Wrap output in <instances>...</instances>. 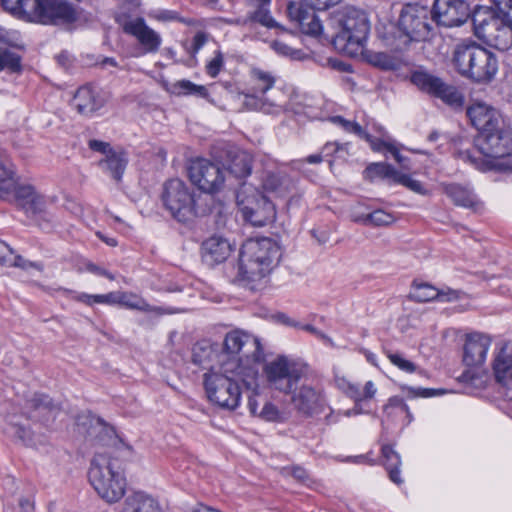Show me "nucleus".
I'll list each match as a JSON object with an SVG mask.
<instances>
[{
    "mask_svg": "<svg viewBox=\"0 0 512 512\" xmlns=\"http://www.w3.org/2000/svg\"><path fill=\"white\" fill-rule=\"evenodd\" d=\"M476 147L481 154L459 151L458 157L482 172L512 173V129L504 124L478 134Z\"/></svg>",
    "mask_w": 512,
    "mask_h": 512,
    "instance_id": "f257e3e1",
    "label": "nucleus"
},
{
    "mask_svg": "<svg viewBox=\"0 0 512 512\" xmlns=\"http://www.w3.org/2000/svg\"><path fill=\"white\" fill-rule=\"evenodd\" d=\"M259 370L243 367L227 372L222 365L212 366L204 374V387L209 401L221 408L235 410L241 401L242 389H255Z\"/></svg>",
    "mask_w": 512,
    "mask_h": 512,
    "instance_id": "f03ea898",
    "label": "nucleus"
},
{
    "mask_svg": "<svg viewBox=\"0 0 512 512\" xmlns=\"http://www.w3.org/2000/svg\"><path fill=\"white\" fill-rule=\"evenodd\" d=\"M332 29L326 37L339 53L356 57L362 54L370 32V21L365 12L354 7H344L332 13L328 20Z\"/></svg>",
    "mask_w": 512,
    "mask_h": 512,
    "instance_id": "7ed1b4c3",
    "label": "nucleus"
},
{
    "mask_svg": "<svg viewBox=\"0 0 512 512\" xmlns=\"http://www.w3.org/2000/svg\"><path fill=\"white\" fill-rule=\"evenodd\" d=\"M280 256V248L272 239H249L240 250L239 275L248 282L260 281L270 274Z\"/></svg>",
    "mask_w": 512,
    "mask_h": 512,
    "instance_id": "20e7f679",
    "label": "nucleus"
},
{
    "mask_svg": "<svg viewBox=\"0 0 512 512\" xmlns=\"http://www.w3.org/2000/svg\"><path fill=\"white\" fill-rule=\"evenodd\" d=\"M259 339L241 330H233L226 334L222 351L219 353L218 364L227 372L243 367H256L262 358Z\"/></svg>",
    "mask_w": 512,
    "mask_h": 512,
    "instance_id": "39448f33",
    "label": "nucleus"
},
{
    "mask_svg": "<svg viewBox=\"0 0 512 512\" xmlns=\"http://www.w3.org/2000/svg\"><path fill=\"white\" fill-rule=\"evenodd\" d=\"M506 13L507 9L478 6L471 15L475 35L487 45L502 51L512 45V23Z\"/></svg>",
    "mask_w": 512,
    "mask_h": 512,
    "instance_id": "423d86ee",
    "label": "nucleus"
},
{
    "mask_svg": "<svg viewBox=\"0 0 512 512\" xmlns=\"http://www.w3.org/2000/svg\"><path fill=\"white\" fill-rule=\"evenodd\" d=\"M90 484L107 503L118 502L125 494L126 479L118 461L106 454H96L88 472Z\"/></svg>",
    "mask_w": 512,
    "mask_h": 512,
    "instance_id": "0eeeda50",
    "label": "nucleus"
},
{
    "mask_svg": "<svg viewBox=\"0 0 512 512\" xmlns=\"http://www.w3.org/2000/svg\"><path fill=\"white\" fill-rule=\"evenodd\" d=\"M453 63L462 76L478 83L491 81L498 71L495 55L475 43L457 45Z\"/></svg>",
    "mask_w": 512,
    "mask_h": 512,
    "instance_id": "6e6552de",
    "label": "nucleus"
},
{
    "mask_svg": "<svg viewBox=\"0 0 512 512\" xmlns=\"http://www.w3.org/2000/svg\"><path fill=\"white\" fill-rule=\"evenodd\" d=\"M492 339L488 334L472 332L466 335L463 345V363L466 369L459 377L460 381L472 388L482 389L489 381L485 367Z\"/></svg>",
    "mask_w": 512,
    "mask_h": 512,
    "instance_id": "1a4fd4ad",
    "label": "nucleus"
},
{
    "mask_svg": "<svg viewBox=\"0 0 512 512\" xmlns=\"http://www.w3.org/2000/svg\"><path fill=\"white\" fill-rule=\"evenodd\" d=\"M121 6L115 13V21L123 31L136 38L144 53L158 52L162 38L158 32L149 27L141 17H132L128 12L140 6V0H119Z\"/></svg>",
    "mask_w": 512,
    "mask_h": 512,
    "instance_id": "9d476101",
    "label": "nucleus"
},
{
    "mask_svg": "<svg viewBox=\"0 0 512 512\" xmlns=\"http://www.w3.org/2000/svg\"><path fill=\"white\" fill-rule=\"evenodd\" d=\"M275 77L270 73L260 69H253L250 75V87L247 92H243V104L249 109L261 110L265 113H271L274 109H281L285 100L283 92L277 89L270 98L266 96L267 92L274 87Z\"/></svg>",
    "mask_w": 512,
    "mask_h": 512,
    "instance_id": "9b49d317",
    "label": "nucleus"
},
{
    "mask_svg": "<svg viewBox=\"0 0 512 512\" xmlns=\"http://www.w3.org/2000/svg\"><path fill=\"white\" fill-rule=\"evenodd\" d=\"M264 372L272 387L281 392L290 393L307 373V366L281 355L266 363Z\"/></svg>",
    "mask_w": 512,
    "mask_h": 512,
    "instance_id": "f8f14e48",
    "label": "nucleus"
},
{
    "mask_svg": "<svg viewBox=\"0 0 512 512\" xmlns=\"http://www.w3.org/2000/svg\"><path fill=\"white\" fill-rule=\"evenodd\" d=\"M162 201L179 222H187L196 215L194 195L180 179H171L164 184Z\"/></svg>",
    "mask_w": 512,
    "mask_h": 512,
    "instance_id": "ddd939ff",
    "label": "nucleus"
},
{
    "mask_svg": "<svg viewBox=\"0 0 512 512\" xmlns=\"http://www.w3.org/2000/svg\"><path fill=\"white\" fill-rule=\"evenodd\" d=\"M230 23L240 27L244 36L253 39H262V29L276 28L280 32L286 31L272 17L269 3L264 2L249 10L245 15L231 19Z\"/></svg>",
    "mask_w": 512,
    "mask_h": 512,
    "instance_id": "4468645a",
    "label": "nucleus"
},
{
    "mask_svg": "<svg viewBox=\"0 0 512 512\" xmlns=\"http://www.w3.org/2000/svg\"><path fill=\"white\" fill-rule=\"evenodd\" d=\"M78 20L79 13L65 0H37L32 22L66 26Z\"/></svg>",
    "mask_w": 512,
    "mask_h": 512,
    "instance_id": "2eb2a0df",
    "label": "nucleus"
},
{
    "mask_svg": "<svg viewBox=\"0 0 512 512\" xmlns=\"http://www.w3.org/2000/svg\"><path fill=\"white\" fill-rule=\"evenodd\" d=\"M244 192L237 194V203L244 218L254 226H264L275 219V206L261 193L251 197H243Z\"/></svg>",
    "mask_w": 512,
    "mask_h": 512,
    "instance_id": "dca6fc26",
    "label": "nucleus"
},
{
    "mask_svg": "<svg viewBox=\"0 0 512 512\" xmlns=\"http://www.w3.org/2000/svg\"><path fill=\"white\" fill-rule=\"evenodd\" d=\"M429 16L430 11L427 7L407 5L401 12L399 28L410 40L425 39L431 29Z\"/></svg>",
    "mask_w": 512,
    "mask_h": 512,
    "instance_id": "f3484780",
    "label": "nucleus"
},
{
    "mask_svg": "<svg viewBox=\"0 0 512 512\" xmlns=\"http://www.w3.org/2000/svg\"><path fill=\"white\" fill-rule=\"evenodd\" d=\"M191 182L205 193H215L224 184V174L221 168L208 160L194 161L189 168Z\"/></svg>",
    "mask_w": 512,
    "mask_h": 512,
    "instance_id": "a211bd4d",
    "label": "nucleus"
},
{
    "mask_svg": "<svg viewBox=\"0 0 512 512\" xmlns=\"http://www.w3.org/2000/svg\"><path fill=\"white\" fill-rule=\"evenodd\" d=\"M430 14L437 24L455 27L465 23L471 12L464 0H435Z\"/></svg>",
    "mask_w": 512,
    "mask_h": 512,
    "instance_id": "6ab92c4d",
    "label": "nucleus"
},
{
    "mask_svg": "<svg viewBox=\"0 0 512 512\" xmlns=\"http://www.w3.org/2000/svg\"><path fill=\"white\" fill-rule=\"evenodd\" d=\"M466 115L479 133L484 132L485 129L491 130L503 123L499 111L480 100L472 101L467 106Z\"/></svg>",
    "mask_w": 512,
    "mask_h": 512,
    "instance_id": "aec40b11",
    "label": "nucleus"
},
{
    "mask_svg": "<svg viewBox=\"0 0 512 512\" xmlns=\"http://www.w3.org/2000/svg\"><path fill=\"white\" fill-rule=\"evenodd\" d=\"M287 16L306 35L320 36L324 34L323 25L316 13L298 3L291 2L288 4Z\"/></svg>",
    "mask_w": 512,
    "mask_h": 512,
    "instance_id": "412c9836",
    "label": "nucleus"
},
{
    "mask_svg": "<svg viewBox=\"0 0 512 512\" xmlns=\"http://www.w3.org/2000/svg\"><path fill=\"white\" fill-rule=\"evenodd\" d=\"M291 400L294 408L307 416L322 412L325 404L321 392L308 385H303L295 390Z\"/></svg>",
    "mask_w": 512,
    "mask_h": 512,
    "instance_id": "4be33fe9",
    "label": "nucleus"
},
{
    "mask_svg": "<svg viewBox=\"0 0 512 512\" xmlns=\"http://www.w3.org/2000/svg\"><path fill=\"white\" fill-rule=\"evenodd\" d=\"M105 104L102 93L91 85L80 87L73 98L72 106L81 115L90 116Z\"/></svg>",
    "mask_w": 512,
    "mask_h": 512,
    "instance_id": "5701e85b",
    "label": "nucleus"
},
{
    "mask_svg": "<svg viewBox=\"0 0 512 512\" xmlns=\"http://www.w3.org/2000/svg\"><path fill=\"white\" fill-rule=\"evenodd\" d=\"M233 246L228 239L214 235L202 244V259L209 266L223 263L232 252Z\"/></svg>",
    "mask_w": 512,
    "mask_h": 512,
    "instance_id": "b1692460",
    "label": "nucleus"
},
{
    "mask_svg": "<svg viewBox=\"0 0 512 512\" xmlns=\"http://www.w3.org/2000/svg\"><path fill=\"white\" fill-rule=\"evenodd\" d=\"M18 195L22 199V205L26 213L32 216L48 213L49 207L56 201L55 196H45L31 186L22 187Z\"/></svg>",
    "mask_w": 512,
    "mask_h": 512,
    "instance_id": "393cba45",
    "label": "nucleus"
},
{
    "mask_svg": "<svg viewBox=\"0 0 512 512\" xmlns=\"http://www.w3.org/2000/svg\"><path fill=\"white\" fill-rule=\"evenodd\" d=\"M439 188L455 205L477 209L480 202L469 185L441 182Z\"/></svg>",
    "mask_w": 512,
    "mask_h": 512,
    "instance_id": "a878e982",
    "label": "nucleus"
},
{
    "mask_svg": "<svg viewBox=\"0 0 512 512\" xmlns=\"http://www.w3.org/2000/svg\"><path fill=\"white\" fill-rule=\"evenodd\" d=\"M493 372L498 383L506 386L512 382V342H507L495 354Z\"/></svg>",
    "mask_w": 512,
    "mask_h": 512,
    "instance_id": "bb28decb",
    "label": "nucleus"
},
{
    "mask_svg": "<svg viewBox=\"0 0 512 512\" xmlns=\"http://www.w3.org/2000/svg\"><path fill=\"white\" fill-rule=\"evenodd\" d=\"M121 512H162V508L152 495L135 491L125 498Z\"/></svg>",
    "mask_w": 512,
    "mask_h": 512,
    "instance_id": "cd10ccee",
    "label": "nucleus"
},
{
    "mask_svg": "<svg viewBox=\"0 0 512 512\" xmlns=\"http://www.w3.org/2000/svg\"><path fill=\"white\" fill-rule=\"evenodd\" d=\"M262 188L266 193L276 197H284L294 189L293 180L282 172H268L262 180Z\"/></svg>",
    "mask_w": 512,
    "mask_h": 512,
    "instance_id": "c85d7f7f",
    "label": "nucleus"
},
{
    "mask_svg": "<svg viewBox=\"0 0 512 512\" xmlns=\"http://www.w3.org/2000/svg\"><path fill=\"white\" fill-rule=\"evenodd\" d=\"M410 297L418 302H428L433 300L451 301L459 297V292L451 289L438 290L429 284L414 285Z\"/></svg>",
    "mask_w": 512,
    "mask_h": 512,
    "instance_id": "c756f323",
    "label": "nucleus"
},
{
    "mask_svg": "<svg viewBox=\"0 0 512 512\" xmlns=\"http://www.w3.org/2000/svg\"><path fill=\"white\" fill-rule=\"evenodd\" d=\"M383 413L387 420L392 422H402L403 426H408L413 421V415L399 396H392L383 407Z\"/></svg>",
    "mask_w": 512,
    "mask_h": 512,
    "instance_id": "7c9ffc66",
    "label": "nucleus"
},
{
    "mask_svg": "<svg viewBox=\"0 0 512 512\" xmlns=\"http://www.w3.org/2000/svg\"><path fill=\"white\" fill-rule=\"evenodd\" d=\"M442 80L441 77L423 68L416 69L410 74L412 84L430 96H433Z\"/></svg>",
    "mask_w": 512,
    "mask_h": 512,
    "instance_id": "2f4dec72",
    "label": "nucleus"
},
{
    "mask_svg": "<svg viewBox=\"0 0 512 512\" xmlns=\"http://www.w3.org/2000/svg\"><path fill=\"white\" fill-rule=\"evenodd\" d=\"M358 208L359 207H356L351 214L352 221L356 223L366 226H388L395 221V217L392 214L382 209L364 214L358 212Z\"/></svg>",
    "mask_w": 512,
    "mask_h": 512,
    "instance_id": "473e14b6",
    "label": "nucleus"
},
{
    "mask_svg": "<svg viewBox=\"0 0 512 512\" xmlns=\"http://www.w3.org/2000/svg\"><path fill=\"white\" fill-rule=\"evenodd\" d=\"M432 97L440 99L453 109H460L464 105L463 93L454 85L442 80Z\"/></svg>",
    "mask_w": 512,
    "mask_h": 512,
    "instance_id": "72a5a7b5",
    "label": "nucleus"
},
{
    "mask_svg": "<svg viewBox=\"0 0 512 512\" xmlns=\"http://www.w3.org/2000/svg\"><path fill=\"white\" fill-rule=\"evenodd\" d=\"M3 8L19 19L32 21L37 0H1Z\"/></svg>",
    "mask_w": 512,
    "mask_h": 512,
    "instance_id": "f704fd0d",
    "label": "nucleus"
},
{
    "mask_svg": "<svg viewBox=\"0 0 512 512\" xmlns=\"http://www.w3.org/2000/svg\"><path fill=\"white\" fill-rule=\"evenodd\" d=\"M120 305L127 309L138 310L155 314L172 313L171 310H164L162 307L150 305L145 299L131 292H121Z\"/></svg>",
    "mask_w": 512,
    "mask_h": 512,
    "instance_id": "c9c22d12",
    "label": "nucleus"
},
{
    "mask_svg": "<svg viewBox=\"0 0 512 512\" xmlns=\"http://www.w3.org/2000/svg\"><path fill=\"white\" fill-rule=\"evenodd\" d=\"M16 178L10 159L0 152V197H5L16 187Z\"/></svg>",
    "mask_w": 512,
    "mask_h": 512,
    "instance_id": "e433bc0d",
    "label": "nucleus"
},
{
    "mask_svg": "<svg viewBox=\"0 0 512 512\" xmlns=\"http://www.w3.org/2000/svg\"><path fill=\"white\" fill-rule=\"evenodd\" d=\"M228 169L231 174L237 178L246 177L251 172V156L241 150H233L229 152Z\"/></svg>",
    "mask_w": 512,
    "mask_h": 512,
    "instance_id": "4c0bfd02",
    "label": "nucleus"
},
{
    "mask_svg": "<svg viewBox=\"0 0 512 512\" xmlns=\"http://www.w3.org/2000/svg\"><path fill=\"white\" fill-rule=\"evenodd\" d=\"M218 355L211 345L198 344L193 348L192 361L210 372L212 366H218Z\"/></svg>",
    "mask_w": 512,
    "mask_h": 512,
    "instance_id": "58836bf2",
    "label": "nucleus"
},
{
    "mask_svg": "<svg viewBox=\"0 0 512 512\" xmlns=\"http://www.w3.org/2000/svg\"><path fill=\"white\" fill-rule=\"evenodd\" d=\"M168 91L176 96H196L207 98L208 91L205 86L197 85L189 80H178L170 85Z\"/></svg>",
    "mask_w": 512,
    "mask_h": 512,
    "instance_id": "ea45409f",
    "label": "nucleus"
},
{
    "mask_svg": "<svg viewBox=\"0 0 512 512\" xmlns=\"http://www.w3.org/2000/svg\"><path fill=\"white\" fill-rule=\"evenodd\" d=\"M127 162L128 160L124 153L112 151L99 164L104 170L109 171L115 180H120Z\"/></svg>",
    "mask_w": 512,
    "mask_h": 512,
    "instance_id": "a19ab883",
    "label": "nucleus"
},
{
    "mask_svg": "<svg viewBox=\"0 0 512 512\" xmlns=\"http://www.w3.org/2000/svg\"><path fill=\"white\" fill-rule=\"evenodd\" d=\"M4 431L8 435L18 438L27 446H33L36 444V441L33 439L30 430L24 423L20 422L16 416L7 419V424L4 428Z\"/></svg>",
    "mask_w": 512,
    "mask_h": 512,
    "instance_id": "79ce46f5",
    "label": "nucleus"
},
{
    "mask_svg": "<svg viewBox=\"0 0 512 512\" xmlns=\"http://www.w3.org/2000/svg\"><path fill=\"white\" fill-rule=\"evenodd\" d=\"M382 454L385 458V466L388 471L390 480L396 484H401L402 479L400 478L399 471L401 459L399 454L394 451L391 446L388 445L382 447Z\"/></svg>",
    "mask_w": 512,
    "mask_h": 512,
    "instance_id": "37998d69",
    "label": "nucleus"
},
{
    "mask_svg": "<svg viewBox=\"0 0 512 512\" xmlns=\"http://www.w3.org/2000/svg\"><path fill=\"white\" fill-rule=\"evenodd\" d=\"M400 172L395 170L391 165L386 163H372L364 171V177L370 180L376 178L388 179L396 183Z\"/></svg>",
    "mask_w": 512,
    "mask_h": 512,
    "instance_id": "c03bdc74",
    "label": "nucleus"
},
{
    "mask_svg": "<svg viewBox=\"0 0 512 512\" xmlns=\"http://www.w3.org/2000/svg\"><path fill=\"white\" fill-rule=\"evenodd\" d=\"M361 138H365L371 145V148L374 151H385L390 153L395 160L405 169H409L407 164V159L399 153L398 148L391 142L380 140V139H372L367 133L364 132Z\"/></svg>",
    "mask_w": 512,
    "mask_h": 512,
    "instance_id": "a18cd8bd",
    "label": "nucleus"
},
{
    "mask_svg": "<svg viewBox=\"0 0 512 512\" xmlns=\"http://www.w3.org/2000/svg\"><path fill=\"white\" fill-rule=\"evenodd\" d=\"M377 393V387L373 381H367L364 385L363 389L359 388V398L355 399V406L353 409L346 410L344 412V415L347 417H350L352 415H358L362 413V410L360 408V403L365 400L372 399L375 394Z\"/></svg>",
    "mask_w": 512,
    "mask_h": 512,
    "instance_id": "49530a36",
    "label": "nucleus"
},
{
    "mask_svg": "<svg viewBox=\"0 0 512 512\" xmlns=\"http://www.w3.org/2000/svg\"><path fill=\"white\" fill-rule=\"evenodd\" d=\"M18 72L21 69V57L8 48L0 47V70Z\"/></svg>",
    "mask_w": 512,
    "mask_h": 512,
    "instance_id": "de8ad7c7",
    "label": "nucleus"
},
{
    "mask_svg": "<svg viewBox=\"0 0 512 512\" xmlns=\"http://www.w3.org/2000/svg\"><path fill=\"white\" fill-rule=\"evenodd\" d=\"M385 355L398 369L405 373H414L417 371V366L410 360L406 359L401 353L397 351L385 350Z\"/></svg>",
    "mask_w": 512,
    "mask_h": 512,
    "instance_id": "09e8293b",
    "label": "nucleus"
},
{
    "mask_svg": "<svg viewBox=\"0 0 512 512\" xmlns=\"http://www.w3.org/2000/svg\"><path fill=\"white\" fill-rule=\"evenodd\" d=\"M0 264L7 266H24V260L21 256L15 255L12 248L0 240Z\"/></svg>",
    "mask_w": 512,
    "mask_h": 512,
    "instance_id": "8fccbe9b",
    "label": "nucleus"
},
{
    "mask_svg": "<svg viewBox=\"0 0 512 512\" xmlns=\"http://www.w3.org/2000/svg\"><path fill=\"white\" fill-rule=\"evenodd\" d=\"M335 384L343 393H345L348 397L355 400L359 398V386L353 382H351L344 375H339L335 373Z\"/></svg>",
    "mask_w": 512,
    "mask_h": 512,
    "instance_id": "3c124183",
    "label": "nucleus"
},
{
    "mask_svg": "<svg viewBox=\"0 0 512 512\" xmlns=\"http://www.w3.org/2000/svg\"><path fill=\"white\" fill-rule=\"evenodd\" d=\"M149 18L163 24L181 21V17L176 11L168 9H154L148 14Z\"/></svg>",
    "mask_w": 512,
    "mask_h": 512,
    "instance_id": "603ef678",
    "label": "nucleus"
},
{
    "mask_svg": "<svg viewBox=\"0 0 512 512\" xmlns=\"http://www.w3.org/2000/svg\"><path fill=\"white\" fill-rule=\"evenodd\" d=\"M396 183L405 186L406 188L417 194H428V191L424 188L420 181L413 179L411 176L407 174L399 173Z\"/></svg>",
    "mask_w": 512,
    "mask_h": 512,
    "instance_id": "864d4df0",
    "label": "nucleus"
},
{
    "mask_svg": "<svg viewBox=\"0 0 512 512\" xmlns=\"http://www.w3.org/2000/svg\"><path fill=\"white\" fill-rule=\"evenodd\" d=\"M257 416L265 421H282L284 419L283 413L270 402L264 403Z\"/></svg>",
    "mask_w": 512,
    "mask_h": 512,
    "instance_id": "5fc2aeb1",
    "label": "nucleus"
},
{
    "mask_svg": "<svg viewBox=\"0 0 512 512\" xmlns=\"http://www.w3.org/2000/svg\"><path fill=\"white\" fill-rule=\"evenodd\" d=\"M224 65V56L220 50H216L214 56L206 64V73L215 78Z\"/></svg>",
    "mask_w": 512,
    "mask_h": 512,
    "instance_id": "6e6d98bb",
    "label": "nucleus"
},
{
    "mask_svg": "<svg viewBox=\"0 0 512 512\" xmlns=\"http://www.w3.org/2000/svg\"><path fill=\"white\" fill-rule=\"evenodd\" d=\"M399 387L402 393L405 394L406 397L410 399L418 397L429 398L436 395L435 391L432 389L416 388L405 384H401Z\"/></svg>",
    "mask_w": 512,
    "mask_h": 512,
    "instance_id": "4d7b16f0",
    "label": "nucleus"
},
{
    "mask_svg": "<svg viewBox=\"0 0 512 512\" xmlns=\"http://www.w3.org/2000/svg\"><path fill=\"white\" fill-rule=\"evenodd\" d=\"M331 121L341 126L346 132L353 133L359 137H362V135H364V130L356 122L346 120L341 116H334L331 118Z\"/></svg>",
    "mask_w": 512,
    "mask_h": 512,
    "instance_id": "13d9d810",
    "label": "nucleus"
},
{
    "mask_svg": "<svg viewBox=\"0 0 512 512\" xmlns=\"http://www.w3.org/2000/svg\"><path fill=\"white\" fill-rule=\"evenodd\" d=\"M258 377L256 378V387L255 389H245L248 392V409L250 413L254 416H257L259 413V405L260 401L258 400L260 394L258 392Z\"/></svg>",
    "mask_w": 512,
    "mask_h": 512,
    "instance_id": "bf43d9fd",
    "label": "nucleus"
},
{
    "mask_svg": "<svg viewBox=\"0 0 512 512\" xmlns=\"http://www.w3.org/2000/svg\"><path fill=\"white\" fill-rule=\"evenodd\" d=\"M280 473L285 477L292 476L294 479L302 483H305L308 479L305 469L299 466L283 467L281 468Z\"/></svg>",
    "mask_w": 512,
    "mask_h": 512,
    "instance_id": "052dcab7",
    "label": "nucleus"
},
{
    "mask_svg": "<svg viewBox=\"0 0 512 512\" xmlns=\"http://www.w3.org/2000/svg\"><path fill=\"white\" fill-rule=\"evenodd\" d=\"M342 0H301V2L313 10H326L331 6L337 5Z\"/></svg>",
    "mask_w": 512,
    "mask_h": 512,
    "instance_id": "680f3d73",
    "label": "nucleus"
},
{
    "mask_svg": "<svg viewBox=\"0 0 512 512\" xmlns=\"http://www.w3.org/2000/svg\"><path fill=\"white\" fill-rule=\"evenodd\" d=\"M271 48L279 55L296 58L299 51L294 50L287 44L281 42V41H274L271 44Z\"/></svg>",
    "mask_w": 512,
    "mask_h": 512,
    "instance_id": "e2e57ef3",
    "label": "nucleus"
},
{
    "mask_svg": "<svg viewBox=\"0 0 512 512\" xmlns=\"http://www.w3.org/2000/svg\"><path fill=\"white\" fill-rule=\"evenodd\" d=\"M208 41V34L204 32H197L191 42L189 52L192 55H196Z\"/></svg>",
    "mask_w": 512,
    "mask_h": 512,
    "instance_id": "0e129e2a",
    "label": "nucleus"
},
{
    "mask_svg": "<svg viewBox=\"0 0 512 512\" xmlns=\"http://www.w3.org/2000/svg\"><path fill=\"white\" fill-rule=\"evenodd\" d=\"M19 34L15 31H8L0 27V42L6 43L11 47L17 46Z\"/></svg>",
    "mask_w": 512,
    "mask_h": 512,
    "instance_id": "69168bd1",
    "label": "nucleus"
},
{
    "mask_svg": "<svg viewBox=\"0 0 512 512\" xmlns=\"http://www.w3.org/2000/svg\"><path fill=\"white\" fill-rule=\"evenodd\" d=\"M89 147L94 151H99L105 155L112 152V149L110 148L108 143L98 141V140H91L89 142Z\"/></svg>",
    "mask_w": 512,
    "mask_h": 512,
    "instance_id": "338daca9",
    "label": "nucleus"
},
{
    "mask_svg": "<svg viewBox=\"0 0 512 512\" xmlns=\"http://www.w3.org/2000/svg\"><path fill=\"white\" fill-rule=\"evenodd\" d=\"M495 7L499 9H507L505 14L507 19L512 23V0H492Z\"/></svg>",
    "mask_w": 512,
    "mask_h": 512,
    "instance_id": "774afa93",
    "label": "nucleus"
}]
</instances>
